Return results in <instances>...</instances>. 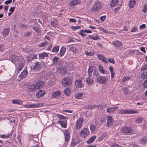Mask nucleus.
<instances>
[{
	"label": "nucleus",
	"instance_id": "f257e3e1",
	"mask_svg": "<svg viewBox=\"0 0 147 147\" xmlns=\"http://www.w3.org/2000/svg\"><path fill=\"white\" fill-rule=\"evenodd\" d=\"M44 82L42 81H38L36 82L35 84L29 85L27 88L28 91L30 92L34 91L39 89L42 84H44Z\"/></svg>",
	"mask_w": 147,
	"mask_h": 147
},
{
	"label": "nucleus",
	"instance_id": "f03ea898",
	"mask_svg": "<svg viewBox=\"0 0 147 147\" xmlns=\"http://www.w3.org/2000/svg\"><path fill=\"white\" fill-rule=\"evenodd\" d=\"M61 83L63 86L66 87L71 85L72 80L69 78H65L61 81Z\"/></svg>",
	"mask_w": 147,
	"mask_h": 147
},
{
	"label": "nucleus",
	"instance_id": "7ed1b4c3",
	"mask_svg": "<svg viewBox=\"0 0 147 147\" xmlns=\"http://www.w3.org/2000/svg\"><path fill=\"white\" fill-rule=\"evenodd\" d=\"M137 113V111H134L129 109H121L118 110V113L119 114H132L135 113Z\"/></svg>",
	"mask_w": 147,
	"mask_h": 147
},
{
	"label": "nucleus",
	"instance_id": "20e7f679",
	"mask_svg": "<svg viewBox=\"0 0 147 147\" xmlns=\"http://www.w3.org/2000/svg\"><path fill=\"white\" fill-rule=\"evenodd\" d=\"M20 60L16 63V68L18 70L21 71L22 70L24 65V60L23 57H21Z\"/></svg>",
	"mask_w": 147,
	"mask_h": 147
},
{
	"label": "nucleus",
	"instance_id": "39448f33",
	"mask_svg": "<svg viewBox=\"0 0 147 147\" xmlns=\"http://www.w3.org/2000/svg\"><path fill=\"white\" fill-rule=\"evenodd\" d=\"M83 121V118L82 117H79L77 119L76 124V129L77 130H78L80 129L82 127Z\"/></svg>",
	"mask_w": 147,
	"mask_h": 147
},
{
	"label": "nucleus",
	"instance_id": "423d86ee",
	"mask_svg": "<svg viewBox=\"0 0 147 147\" xmlns=\"http://www.w3.org/2000/svg\"><path fill=\"white\" fill-rule=\"evenodd\" d=\"M21 57H23L22 56H17L14 55H11L9 57V59L12 62L15 64L17 63L18 61H19Z\"/></svg>",
	"mask_w": 147,
	"mask_h": 147
},
{
	"label": "nucleus",
	"instance_id": "0eeeda50",
	"mask_svg": "<svg viewBox=\"0 0 147 147\" xmlns=\"http://www.w3.org/2000/svg\"><path fill=\"white\" fill-rule=\"evenodd\" d=\"M90 133V131L88 129L85 128L83 129L80 131V136L82 138H85L88 137Z\"/></svg>",
	"mask_w": 147,
	"mask_h": 147
},
{
	"label": "nucleus",
	"instance_id": "6e6552de",
	"mask_svg": "<svg viewBox=\"0 0 147 147\" xmlns=\"http://www.w3.org/2000/svg\"><path fill=\"white\" fill-rule=\"evenodd\" d=\"M102 5L100 3L97 2L94 3L92 8V11H93L99 10L101 8Z\"/></svg>",
	"mask_w": 147,
	"mask_h": 147
},
{
	"label": "nucleus",
	"instance_id": "1a4fd4ad",
	"mask_svg": "<svg viewBox=\"0 0 147 147\" xmlns=\"http://www.w3.org/2000/svg\"><path fill=\"white\" fill-rule=\"evenodd\" d=\"M43 105V104L42 103H38L26 105H25V106L28 108H34L40 107H42Z\"/></svg>",
	"mask_w": 147,
	"mask_h": 147
},
{
	"label": "nucleus",
	"instance_id": "9d476101",
	"mask_svg": "<svg viewBox=\"0 0 147 147\" xmlns=\"http://www.w3.org/2000/svg\"><path fill=\"white\" fill-rule=\"evenodd\" d=\"M112 44L114 46L115 48L119 49H121L122 48V47L123 44L117 40L113 41Z\"/></svg>",
	"mask_w": 147,
	"mask_h": 147
},
{
	"label": "nucleus",
	"instance_id": "9b49d317",
	"mask_svg": "<svg viewBox=\"0 0 147 147\" xmlns=\"http://www.w3.org/2000/svg\"><path fill=\"white\" fill-rule=\"evenodd\" d=\"M96 80L99 84H105L107 82V79L104 76H100L98 77Z\"/></svg>",
	"mask_w": 147,
	"mask_h": 147
},
{
	"label": "nucleus",
	"instance_id": "f8f14e48",
	"mask_svg": "<svg viewBox=\"0 0 147 147\" xmlns=\"http://www.w3.org/2000/svg\"><path fill=\"white\" fill-rule=\"evenodd\" d=\"M107 125L108 127H110L113 124V119L111 116H107Z\"/></svg>",
	"mask_w": 147,
	"mask_h": 147
},
{
	"label": "nucleus",
	"instance_id": "ddd939ff",
	"mask_svg": "<svg viewBox=\"0 0 147 147\" xmlns=\"http://www.w3.org/2000/svg\"><path fill=\"white\" fill-rule=\"evenodd\" d=\"M61 94V92L59 90L54 92L51 94V98L54 99L57 98L59 95Z\"/></svg>",
	"mask_w": 147,
	"mask_h": 147
},
{
	"label": "nucleus",
	"instance_id": "4468645a",
	"mask_svg": "<svg viewBox=\"0 0 147 147\" xmlns=\"http://www.w3.org/2000/svg\"><path fill=\"white\" fill-rule=\"evenodd\" d=\"M42 67V65L40 63L37 62L33 68V70L34 71L39 70Z\"/></svg>",
	"mask_w": 147,
	"mask_h": 147
},
{
	"label": "nucleus",
	"instance_id": "2eb2a0df",
	"mask_svg": "<svg viewBox=\"0 0 147 147\" xmlns=\"http://www.w3.org/2000/svg\"><path fill=\"white\" fill-rule=\"evenodd\" d=\"M80 0H73L71 1L69 5L71 7H72L78 5L80 3Z\"/></svg>",
	"mask_w": 147,
	"mask_h": 147
},
{
	"label": "nucleus",
	"instance_id": "dca6fc26",
	"mask_svg": "<svg viewBox=\"0 0 147 147\" xmlns=\"http://www.w3.org/2000/svg\"><path fill=\"white\" fill-rule=\"evenodd\" d=\"M63 133L65 136V141L67 142L70 139L69 133L67 130H65Z\"/></svg>",
	"mask_w": 147,
	"mask_h": 147
},
{
	"label": "nucleus",
	"instance_id": "f3484780",
	"mask_svg": "<svg viewBox=\"0 0 147 147\" xmlns=\"http://www.w3.org/2000/svg\"><path fill=\"white\" fill-rule=\"evenodd\" d=\"M75 85L78 88H81L82 87L83 85L82 84V80H76L75 81Z\"/></svg>",
	"mask_w": 147,
	"mask_h": 147
},
{
	"label": "nucleus",
	"instance_id": "a211bd4d",
	"mask_svg": "<svg viewBox=\"0 0 147 147\" xmlns=\"http://www.w3.org/2000/svg\"><path fill=\"white\" fill-rule=\"evenodd\" d=\"M131 131V129L129 127H123L121 131L122 132L124 133H130Z\"/></svg>",
	"mask_w": 147,
	"mask_h": 147
},
{
	"label": "nucleus",
	"instance_id": "6ab92c4d",
	"mask_svg": "<svg viewBox=\"0 0 147 147\" xmlns=\"http://www.w3.org/2000/svg\"><path fill=\"white\" fill-rule=\"evenodd\" d=\"M45 94V92L44 90H40L37 92L36 95L37 97L40 98L44 96Z\"/></svg>",
	"mask_w": 147,
	"mask_h": 147
},
{
	"label": "nucleus",
	"instance_id": "aec40b11",
	"mask_svg": "<svg viewBox=\"0 0 147 147\" xmlns=\"http://www.w3.org/2000/svg\"><path fill=\"white\" fill-rule=\"evenodd\" d=\"M118 108L117 107H109L107 108V112L109 113H114Z\"/></svg>",
	"mask_w": 147,
	"mask_h": 147
},
{
	"label": "nucleus",
	"instance_id": "412c9836",
	"mask_svg": "<svg viewBox=\"0 0 147 147\" xmlns=\"http://www.w3.org/2000/svg\"><path fill=\"white\" fill-rule=\"evenodd\" d=\"M28 72L26 70L24 69L23 71L21 73L19 76V77L21 79H22L25 78L27 75Z\"/></svg>",
	"mask_w": 147,
	"mask_h": 147
},
{
	"label": "nucleus",
	"instance_id": "4be33fe9",
	"mask_svg": "<svg viewBox=\"0 0 147 147\" xmlns=\"http://www.w3.org/2000/svg\"><path fill=\"white\" fill-rule=\"evenodd\" d=\"M67 69L65 67L63 66L59 68L58 69V71L59 73L62 74H64L66 71Z\"/></svg>",
	"mask_w": 147,
	"mask_h": 147
},
{
	"label": "nucleus",
	"instance_id": "5701e85b",
	"mask_svg": "<svg viewBox=\"0 0 147 147\" xmlns=\"http://www.w3.org/2000/svg\"><path fill=\"white\" fill-rule=\"evenodd\" d=\"M97 57L100 60L103 61L106 63L107 62L106 58L104 56L102 55L101 54H98L97 55Z\"/></svg>",
	"mask_w": 147,
	"mask_h": 147
},
{
	"label": "nucleus",
	"instance_id": "b1692460",
	"mask_svg": "<svg viewBox=\"0 0 147 147\" xmlns=\"http://www.w3.org/2000/svg\"><path fill=\"white\" fill-rule=\"evenodd\" d=\"M93 69V67L92 66H90L89 67L88 71V77H91L92 75V73Z\"/></svg>",
	"mask_w": 147,
	"mask_h": 147
},
{
	"label": "nucleus",
	"instance_id": "393cba45",
	"mask_svg": "<svg viewBox=\"0 0 147 147\" xmlns=\"http://www.w3.org/2000/svg\"><path fill=\"white\" fill-rule=\"evenodd\" d=\"M48 54L45 52H43L39 54V57L40 59H44L45 57H48Z\"/></svg>",
	"mask_w": 147,
	"mask_h": 147
},
{
	"label": "nucleus",
	"instance_id": "a878e982",
	"mask_svg": "<svg viewBox=\"0 0 147 147\" xmlns=\"http://www.w3.org/2000/svg\"><path fill=\"white\" fill-rule=\"evenodd\" d=\"M10 30V29L9 28H6L4 29L3 31L2 32L4 37L8 35Z\"/></svg>",
	"mask_w": 147,
	"mask_h": 147
},
{
	"label": "nucleus",
	"instance_id": "bb28decb",
	"mask_svg": "<svg viewBox=\"0 0 147 147\" xmlns=\"http://www.w3.org/2000/svg\"><path fill=\"white\" fill-rule=\"evenodd\" d=\"M86 81L89 85H92L94 84V81L90 78H87L86 79Z\"/></svg>",
	"mask_w": 147,
	"mask_h": 147
},
{
	"label": "nucleus",
	"instance_id": "cd10ccee",
	"mask_svg": "<svg viewBox=\"0 0 147 147\" xmlns=\"http://www.w3.org/2000/svg\"><path fill=\"white\" fill-rule=\"evenodd\" d=\"M98 69L99 71L102 74H106V71L103 68L102 66L99 65L98 66Z\"/></svg>",
	"mask_w": 147,
	"mask_h": 147
},
{
	"label": "nucleus",
	"instance_id": "c85d7f7f",
	"mask_svg": "<svg viewBox=\"0 0 147 147\" xmlns=\"http://www.w3.org/2000/svg\"><path fill=\"white\" fill-rule=\"evenodd\" d=\"M136 3V1L134 0H130L129 1V6L130 9L134 7Z\"/></svg>",
	"mask_w": 147,
	"mask_h": 147
},
{
	"label": "nucleus",
	"instance_id": "c756f323",
	"mask_svg": "<svg viewBox=\"0 0 147 147\" xmlns=\"http://www.w3.org/2000/svg\"><path fill=\"white\" fill-rule=\"evenodd\" d=\"M131 78V76H124L121 80V82H125L130 80Z\"/></svg>",
	"mask_w": 147,
	"mask_h": 147
},
{
	"label": "nucleus",
	"instance_id": "7c9ffc66",
	"mask_svg": "<svg viewBox=\"0 0 147 147\" xmlns=\"http://www.w3.org/2000/svg\"><path fill=\"white\" fill-rule=\"evenodd\" d=\"M69 49L70 51H72L74 53H76L78 51V49H76L74 47H69Z\"/></svg>",
	"mask_w": 147,
	"mask_h": 147
},
{
	"label": "nucleus",
	"instance_id": "2f4dec72",
	"mask_svg": "<svg viewBox=\"0 0 147 147\" xmlns=\"http://www.w3.org/2000/svg\"><path fill=\"white\" fill-rule=\"evenodd\" d=\"M60 124L61 126L65 128L66 127V120H61L59 121Z\"/></svg>",
	"mask_w": 147,
	"mask_h": 147
},
{
	"label": "nucleus",
	"instance_id": "473e14b6",
	"mask_svg": "<svg viewBox=\"0 0 147 147\" xmlns=\"http://www.w3.org/2000/svg\"><path fill=\"white\" fill-rule=\"evenodd\" d=\"M119 0H112L110 2V5L112 7H114L118 4Z\"/></svg>",
	"mask_w": 147,
	"mask_h": 147
},
{
	"label": "nucleus",
	"instance_id": "72a5a7b5",
	"mask_svg": "<svg viewBox=\"0 0 147 147\" xmlns=\"http://www.w3.org/2000/svg\"><path fill=\"white\" fill-rule=\"evenodd\" d=\"M96 138V137L94 135L93 136L87 141V143L88 144H91L92 143Z\"/></svg>",
	"mask_w": 147,
	"mask_h": 147
},
{
	"label": "nucleus",
	"instance_id": "f704fd0d",
	"mask_svg": "<svg viewBox=\"0 0 147 147\" xmlns=\"http://www.w3.org/2000/svg\"><path fill=\"white\" fill-rule=\"evenodd\" d=\"M12 103L14 104H17L18 105H22V101L17 100H12Z\"/></svg>",
	"mask_w": 147,
	"mask_h": 147
},
{
	"label": "nucleus",
	"instance_id": "c9c22d12",
	"mask_svg": "<svg viewBox=\"0 0 147 147\" xmlns=\"http://www.w3.org/2000/svg\"><path fill=\"white\" fill-rule=\"evenodd\" d=\"M65 50L66 49L65 47H63L61 48L60 50V55L61 57H62L63 55L65 52Z\"/></svg>",
	"mask_w": 147,
	"mask_h": 147
},
{
	"label": "nucleus",
	"instance_id": "e433bc0d",
	"mask_svg": "<svg viewBox=\"0 0 147 147\" xmlns=\"http://www.w3.org/2000/svg\"><path fill=\"white\" fill-rule=\"evenodd\" d=\"M141 77L142 79H144L147 78V72H143L141 73Z\"/></svg>",
	"mask_w": 147,
	"mask_h": 147
},
{
	"label": "nucleus",
	"instance_id": "4c0bfd02",
	"mask_svg": "<svg viewBox=\"0 0 147 147\" xmlns=\"http://www.w3.org/2000/svg\"><path fill=\"white\" fill-rule=\"evenodd\" d=\"M11 134H7L6 135H0V137L3 138H8L10 137L11 136Z\"/></svg>",
	"mask_w": 147,
	"mask_h": 147
},
{
	"label": "nucleus",
	"instance_id": "58836bf2",
	"mask_svg": "<svg viewBox=\"0 0 147 147\" xmlns=\"http://www.w3.org/2000/svg\"><path fill=\"white\" fill-rule=\"evenodd\" d=\"M48 44V42L45 41L44 42H42L39 44L38 45V46L40 47H43Z\"/></svg>",
	"mask_w": 147,
	"mask_h": 147
},
{
	"label": "nucleus",
	"instance_id": "ea45409f",
	"mask_svg": "<svg viewBox=\"0 0 147 147\" xmlns=\"http://www.w3.org/2000/svg\"><path fill=\"white\" fill-rule=\"evenodd\" d=\"M82 93H78L76 94L75 97L76 99H80L82 98Z\"/></svg>",
	"mask_w": 147,
	"mask_h": 147
},
{
	"label": "nucleus",
	"instance_id": "a19ab883",
	"mask_svg": "<svg viewBox=\"0 0 147 147\" xmlns=\"http://www.w3.org/2000/svg\"><path fill=\"white\" fill-rule=\"evenodd\" d=\"M64 93L66 95H69L70 92V90L69 88H66L64 92Z\"/></svg>",
	"mask_w": 147,
	"mask_h": 147
},
{
	"label": "nucleus",
	"instance_id": "79ce46f5",
	"mask_svg": "<svg viewBox=\"0 0 147 147\" xmlns=\"http://www.w3.org/2000/svg\"><path fill=\"white\" fill-rule=\"evenodd\" d=\"M59 47L58 46H55L53 49L52 51L55 53H57L59 50Z\"/></svg>",
	"mask_w": 147,
	"mask_h": 147
},
{
	"label": "nucleus",
	"instance_id": "37998d69",
	"mask_svg": "<svg viewBox=\"0 0 147 147\" xmlns=\"http://www.w3.org/2000/svg\"><path fill=\"white\" fill-rule=\"evenodd\" d=\"M51 24L54 27H56L58 25L57 21L56 20H55L54 21L51 22Z\"/></svg>",
	"mask_w": 147,
	"mask_h": 147
},
{
	"label": "nucleus",
	"instance_id": "c03bdc74",
	"mask_svg": "<svg viewBox=\"0 0 147 147\" xmlns=\"http://www.w3.org/2000/svg\"><path fill=\"white\" fill-rule=\"evenodd\" d=\"M90 130L92 132L94 131L96 129V127L94 125L92 124L90 125Z\"/></svg>",
	"mask_w": 147,
	"mask_h": 147
},
{
	"label": "nucleus",
	"instance_id": "a18cd8bd",
	"mask_svg": "<svg viewBox=\"0 0 147 147\" xmlns=\"http://www.w3.org/2000/svg\"><path fill=\"white\" fill-rule=\"evenodd\" d=\"M85 53L87 55L89 56H92L94 54V53L93 52H88L86 51H85Z\"/></svg>",
	"mask_w": 147,
	"mask_h": 147
},
{
	"label": "nucleus",
	"instance_id": "49530a36",
	"mask_svg": "<svg viewBox=\"0 0 147 147\" xmlns=\"http://www.w3.org/2000/svg\"><path fill=\"white\" fill-rule=\"evenodd\" d=\"M58 61V58L56 57H55L52 59L53 63L54 64H56Z\"/></svg>",
	"mask_w": 147,
	"mask_h": 147
},
{
	"label": "nucleus",
	"instance_id": "de8ad7c7",
	"mask_svg": "<svg viewBox=\"0 0 147 147\" xmlns=\"http://www.w3.org/2000/svg\"><path fill=\"white\" fill-rule=\"evenodd\" d=\"M143 119L142 117H138L136 119L135 122L136 123H140L143 121Z\"/></svg>",
	"mask_w": 147,
	"mask_h": 147
},
{
	"label": "nucleus",
	"instance_id": "09e8293b",
	"mask_svg": "<svg viewBox=\"0 0 147 147\" xmlns=\"http://www.w3.org/2000/svg\"><path fill=\"white\" fill-rule=\"evenodd\" d=\"M147 142V140L145 138H142L140 141L141 144H143Z\"/></svg>",
	"mask_w": 147,
	"mask_h": 147
},
{
	"label": "nucleus",
	"instance_id": "8fccbe9b",
	"mask_svg": "<svg viewBox=\"0 0 147 147\" xmlns=\"http://www.w3.org/2000/svg\"><path fill=\"white\" fill-rule=\"evenodd\" d=\"M93 75L95 77H98L99 75V74L98 71L97 70H94L93 72Z\"/></svg>",
	"mask_w": 147,
	"mask_h": 147
},
{
	"label": "nucleus",
	"instance_id": "3c124183",
	"mask_svg": "<svg viewBox=\"0 0 147 147\" xmlns=\"http://www.w3.org/2000/svg\"><path fill=\"white\" fill-rule=\"evenodd\" d=\"M84 30H82L80 32V34L83 37H85L86 34H85Z\"/></svg>",
	"mask_w": 147,
	"mask_h": 147
},
{
	"label": "nucleus",
	"instance_id": "603ef678",
	"mask_svg": "<svg viewBox=\"0 0 147 147\" xmlns=\"http://www.w3.org/2000/svg\"><path fill=\"white\" fill-rule=\"evenodd\" d=\"M59 119H60V121L61 120H66L65 119L66 118L67 119L68 118H67L65 116H64L62 115H60L59 116Z\"/></svg>",
	"mask_w": 147,
	"mask_h": 147
},
{
	"label": "nucleus",
	"instance_id": "864d4df0",
	"mask_svg": "<svg viewBox=\"0 0 147 147\" xmlns=\"http://www.w3.org/2000/svg\"><path fill=\"white\" fill-rule=\"evenodd\" d=\"M142 11L144 13L147 12V3L144 6Z\"/></svg>",
	"mask_w": 147,
	"mask_h": 147
},
{
	"label": "nucleus",
	"instance_id": "5fc2aeb1",
	"mask_svg": "<svg viewBox=\"0 0 147 147\" xmlns=\"http://www.w3.org/2000/svg\"><path fill=\"white\" fill-rule=\"evenodd\" d=\"M33 29L37 33H40L41 32V30L39 28H37L36 27H34L33 28Z\"/></svg>",
	"mask_w": 147,
	"mask_h": 147
},
{
	"label": "nucleus",
	"instance_id": "6e6d98bb",
	"mask_svg": "<svg viewBox=\"0 0 147 147\" xmlns=\"http://www.w3.org/2000/svg\"><path fill=\"white\" fill-rule=\"evenodd\" d=\"M90 36L91 37V38L92 39L94 40H96L98 39H99L100 38L98 36H91L90 35Z\"/></svg>",
	"mask_w": 147,
	"mask_h": 147
},
{
	"label": "nucleus",
	"instance_id": "4d7b16f0",
	"mask_svg": "<svg viewBox=\"0 0 147 147\" xmlns=\"http://www.w3.org/2000/svg\"><path fill=\"white\" fill-rule=\"evenodd\" d=\"M96 107V106H95L93 105L86 106L85 107V108L86 109H93L95 108Z\"/></svg>",
	"mask_w": 147,
	"mask_h": 147
},
{
	"label": "nucleus",
	"instance_id": "13d9d810",
	"mask_svg": "<svg viewBox=\"0 0 147 147\" xmlns=\"http://www.w3.org/2000/svg\"><path fill=\"white\" fill-rule=\"evenodd\" d=\"M100 30L102 31L103 32L105 33H110V32L109 31H108V30H106L104 29L103 28H101L100 29Z\"/></svg>",
	"mask_w": 147,
	"mask_h": 147
},
{
	"label": "nucleus",
	"instance_id": "bf43d9fd",
	"mask_svg": "<svg viewBox=\"0 0 147 147\" xmlns=\"http://www.w3.org/2000/svg\"><path fill=\"white\" fill-rule=\"evenodd\" d=\"M147 69V65H144L141 68V70H145Z\"/></svg>",
	"mask_w": 147,
	"mask_h": 147
},
{
	"label": "nucleus",
	"instance_id": "052dcab7",
	"mask_svg": "<svg viewBox=\"0 0 147 147\" xmlns=\"http://www.w3.org/2000/svg\"><path fill=\"white\" fill-rule=\"evenodd\" d=\"M32 34V33L30 32H26L25 34L24 35L25 36H26V37H27L28 36H30Z\"/></svg>",
	"mask_w": 147,
	"mask_h": 147
},
{
	"label": "nucleus",
	"instance_id": "680f3d73",
	"mask_svg": "<svg viewBox=\"0 0 147 147\" xmlns=\"http://www.w3.org/2000/svg\"><path fill=\"white\" fill-rule=\"evenodd\" d=\"M71 28L73 30L78 29L81 28V27L79 26H72Z\"/></svg>",
	"mask_w": 147,
	"mask_h": 147
},
{
	"label": "nucleus",
	"instance_id": "e2e57ef3",
	"mask_svg": "<svg viewBox=\"0 0 147 147\" xmlns=\"http://www.w3.org/2000/svg\"><path fill=\"white\" fill-rule=\"evenodd\" d=\"M143 86L144 88H147V79L144 82Z\"/></svg>",
	"mask_w": 147,
	"mask_h": 147
},
{
	"label": "nucleus",
	"instance_id": "0e129e2a",
	"mask_svg": "<svg viewBox=\"0 0 147 147\" xmlns=\"http://www.w3.org/2000/svg\"><path fill=\"white\" fill-rule=\"evenodd\" d=\"M95 106H96V107H97L98 109H102L103 107V106L101 105H96Z\"/></svg>",
	"mask_w": 147,
	"mask_h": 147
},
{
	"label": "nucleus",
	"instance_id": "69168bd1",
	"mask_svg": "<svg viewBox=\"0 0 147 147\" xmlns=\"http://www.w3.org/2000/svg\"><path fill=\"white\" fill-rule=\"evenodd\" d=\"M108 61L111 63H115V60L113 59H109Z\"/></svg>",
	"mask_w": 147,
	"mask_h": 147
},
{
	"label": "nucleus",
	"instance_id": "338daca9",
	"mask_svg": "<svg viewBox=\"0 0 147 147\" xmlns=\"http://www.w3.org/2000/svg\"><path fill=\"white\" fill-rule=\"evenodd\" d=\"M69 21L70 22H77V21L76 20L73 19V18H70L69 19Z\"/></svg>",
	"mask_w": 147,
	"mask_h": 147
},
{
	"label": "nucleus",
	"instance_id": "774afa93",
	"mask_svg": "<svg viewBox=\"0 0 147 147\" xmlns=\"http://www.w3.org/2000/svg\"><path fill=\"white\" fill-rule=\"evenodd\" d=\"M146 25L145 24H143L141 25L140 26V29H143L144 28H146Z\"/></svg>",
	"mask_w": 147,
	"mask_h": 147
}]
</instances>
